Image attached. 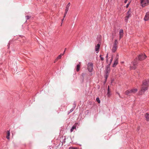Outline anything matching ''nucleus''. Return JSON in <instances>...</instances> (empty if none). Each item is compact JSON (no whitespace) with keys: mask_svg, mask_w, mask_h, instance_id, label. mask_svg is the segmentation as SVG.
I'll use <instances>...</instances> for the list:
<instances>
[{"mask_svg":"<svg viewBox=\"0 0 149 149\" xmlns=\"http://www.w3.org/2000/svg\"><path fill=\"white\" fill-rule=\"evenodd\" d=\"M149 85V80H145L143 82L141 89L139 92V94L140 95L143 94L148 89Z\"/></svg>","mask_w":149,"mask_h":149,"instance_id":"1","label":"nucleus"},{"mask_svg":"<svg viewBox=\"0 0 149 149\" xmlns=\"http://www.w3.org/2000/svg\"><path fill=\"white\" fill-rule=\"evenodd\" d=\"M110 65H107L106 66V69L105 70V75H104V78L105 81L104 82V83L106 82L107 78L109 74V73L110 72Z\"/></svg>","mask_w":149,"mask_h":149,"instance_id":"2","label":"nucleus"},{"mask_svg":"<svg viewBox=\"0 0 149 149\" xmlns=\"http://www.w3.org/2000/svg\"><path fill=\"white\" fill-rule=\"evenodd\" d=\"M137 90V89L136 88L130 90H127L125 92V94L127 95H130L136 93Z\"/></svg>","mask_w":149,"mask_h":149,"instance_id":"3","label":"nucleus"},{"mask_svg":"<svg viewBox=\"0 0 149 149\" xmlns=\"http://www.w3.org/2000/svg\"><path fill=\"white\" fill-rule=\"evenodd\" d=\"M137 63L138 62L137 59H136L134 60V61L131 63L132 64L133 66H132V65H131L130 66V69H135L136 67Z\"/></svg>","mask_w":149,"mask_h":149,"instance_id":"4","label":"nucleus"},{"mask_svg":"<svg viewBox=\"0 0 149 149\" xmlns=\"http://www.w3.org/2000/svg\"><path fill=\"white\" fill-rule=\"evenodd\" d=\"M142 6L144 7L148 5L149 3V0H140Z\"/></svg>","mask_w":149,"mask_h":149,"instance_id":"5","label":"nucleus"},{"mask_svg":"<svg viewBox=\"0 0 149 149\" xmlns=\"http://www.w3.org/2000/svg\"><path fill=\"white\" fill-rule=\"evenodd\" d=\"M88 71L90 72L92 71L93 70V64L92 63H88Z\"/></svg>","mask_w":149,"mask_h":149,"instance_id":"6","label":"nucleus"},{"mask_svg":"<svg viewBox=\"0 0 149 149\" xmlns=\"http://www.w3.org/2000/svg\"><path fill=\"white\" fill-rule=\"evenodd\" d=\"M146 57V56L143 54H140L138 56V58L139 60L141 61L144 60Z\"/></svg>","mask_w":149,"mask_h":149,"instance_id":"7","label":"nucleus"},{"mask_svg":"<svg viewBox=\"0 0 149 149\" xmlns=\"http://www.w3.org/2000/svg\"><path fill=\"white\" fill-rule=\"evenodd\" d=\"M70 3L69 2L68 3V4H67V5L66 6V9L65 10V12L64 14V16L63 17L64 18L65 17V15L67 14L68 10H69V7L70 6Z\"/></svg>","mask_w":149,"mask_h":149,"instance_id":"8","label":"nucleus"},{"mask_svg":"<svg viewBox=\"0 0 149 149\" xmlns=\"http://www.w3.org/2000/svg\"><path fill=\"white\" fill-rule=\"evenodd\" d=\"M118 55H117L116 57V60L114 61V62L113 65V67H115L118 64Z\"/></svg>","mask_w":149,"mask_h":149,"instance_id":"9","label":"nucleus"},{"mask_svg":"<svg viewBox=\"0 0 149 149\" xmlns=\"http://www.w3.org/2000/svg\"><path fill=\"white\" fill-rule=\"evenodd\" d=\"M118 46L117 45H113L112 49V51L113 52H115L117 49Z\"/></svg>","mask_w":149,"mask_h":149,"instance_id":"10","label":"nucleus"},{"mask_svg":"<svg viewBox=\"0 0 149 149\" xmlns=\"http://www.w3.org/2000/svg\"><path fill=\"white\" fill-rule=\"evenodd\" d=\"M123 36V30L120 29L119 32V38L120 39Z\"/></svg>","mask_w":149,"mask_h":149,"instance_id":"11","label":"nucleus"},{"mask_svg":"<svg viewBox=\"0 0 149 149\" xmlns=\"http://www.w3.org/2000/svg\"><path fill=\"white\" fill-rule=\"evenodd\" d=\"M100 44H98L97 45L95 46V51L97 52V53L99 51L100 47Z\"/></svg>","mask_w":149,"mask_h":149,"instance_id":"12","label":"nucleus"},{"mask_svg":"<svg viewBox=\"0 0 149 149\" xmlns=\"http://www.w3.org/2000/svg\"><path fill=\"white\" fill-rule=\"evenodd\" d=\"M145 117L147 121H149V113H146L145 114Z\"/></svg>","mask_w":149,"mask_h":149,"instance_id":"13","label":"nucleus"},{"mask_svg":"<svg viewBox=\"0 0 149 149\" xmlns=\"http://www.w3.org/2000/svg\"><path fill=\"white\" fill-rule=\"evenodd\" d=\"M113 58L112 57H111V58H110L109 59V63L108 62V59L107 58L106 60V62L107 63L109 64L108 65H110L112 61Z\"/></svg>","mask_w":149,"mask_h":149,"instance_id":"14","label":"nucleus"},{"mask_svg":"<svg viewBox=\"0 0 149 149\" xmlns=\"http://www.w3.org/2000/svg\"><path fill=\"white\" fill-rule=\"evenodd\" d=\"M7 136H6V138L8 139H10V131H7Z\"/></svg>","mask_w":149,"mask_h":149,"instance_id":"15","label":"nucleus"},{"mask_svg":"<svg viewBox=\"0 0 149 149\" xmlns=\"http://www.w3.org/2000/svg\"><path fill=\"white\" fill-rule=\"evenodd\" d=\"M144 19H149V12L146 13Z\"/></svg>","mask_w":149,"mask_h":149,"instance_id":"16","label":"nucleus"},{"mask_svg":"<svg viewBox=\"0 0 149 149\" xmlns=\"http://www.w3.org/2000/svg\"><path fill=\"white\" fill-rule=\"evenodd\" d=\"M76 129V125H74L72 127V128L71 129L70 131L71 132H72L74 129Z\"/></svg>","mask_w":149,"mask_h":149,"instance_id":"17","label":"nucleus"},{"mask_svg":"<svg viewBox=\"0 0 149 149\" xmlns=\"http://www.w3.org/2000/svg\"><path fill=\"white\" fill-rule=\"evenodd\" d=\"M80 65L79 64H78L77 66V68H76V71L77 72H78L80 69Z\"/></svg>","mask_w":149,"mask_h":149,"instance_id":"18","label":"nucleus"},{"mask_svg":"<svg viewBox=\"0 0 149 149\" xmlns=\"http://www.w3.org/2000/svg\"><path fill=\"white\" fill-rule=\"evenodd\" d=\"M110 95V93L109 89V86H108V91H107V96L108 97H109Z\"/></svg>","mask_w":149,"mask_h":149,"instance_id":"19","label":"nucleus"},{"mask_svg":"<svg viewBox=\"0 0 149 149\" xmlns=\"http://www.w3.org/2000/svg\"><path fill=\"white\" fill-rule=\"evenodd\" d=\"M130 12H129V11H128L127 12V15L126 16V17L127 18H128L129 17H130Z\"/></svg>","mask_w":149,"mask_h":149,"instance_id":"20","label":"nucleus"},{"mask_svg":"<svg viewBox=\"0 0 149 149\" xmlns=\"http://www.w3.org/2000/svg\"><path fill=\"white\" fill-rule=\"evenodd\" d=\"M118 43V41L117 40H115L114 41V43L113 45H117Z\"/></svg>","mask_w":149,"mask_h":149,"instance_id":"21","label":"nucleus"},{"mask_svg":"<svg viewBox=\"0 0 149 149\" xmlns=\"http://www.w3.org/2000/svg\"><path fill=\"white\" fill-rule=\"evenodd\" d=\"M62 54H61L60 55H59L57 58H56V60H58V59H60L61 57V56H62Z\"/></svg>","mask_w":149,"mask_h":149,"instance_id":"22","label":"nucleus"},{"mask_svg":"<svg viewBox=\"0 0 149 149\" xmlns=\"http://www.w3.org/2000/svg\"><path fill=\"white\" fill-rule=\"evenodd\" d=\"M96 101L98 102V103H100V100L99 98L98 97H97L96 98Z\"/></svg>","mask_w":149,"mask_h":149,"instance_id":"23","label":"nucleus"},{"mask_svg":"<svg viewBox=\"0 0 149 149\" xmlns=\"http://www.w3.org/2000/svg\"><path fill=\"white\" fill-rule=\"evenodd\" d=\"M69 149H77V148H73L72 147H70L69 148Z\"/></svg>","mask_w":149,"mask_h":149,"instance_id":"24","label":"nucleus"},{"mask_svg":"<svg viewBox=\"0 0 149 149\" xmlns=\"http://www.w3.org/2000/svg\"><path fill=\"white\" fill-rule=\"evenodd\" d=\"M26 17L27 18V19H29L30 18H31L32 17H31V16H26Z\"/></svg>","mask_w":149,"mask_h":149,"instance_id":"25","label":"nucleus"},{"mask_svg":"<svg viewBox=\"0 0 149 149\" xmlns=\"http://www.w3.org/2000/svg\"><path fill=\"white\" fill-rule=\"evenodd\" d=\"M66 48H65V50H64V51L63 53V54H61L62 55H63L64 54H65V50H66Z\"/></svg>","mask_w":149,"mask_h":149,"instance_id":"26","label":"nucleus"},{"mask_svg":"<svg viewBox=\"0 0 149 149\" xmlns=\"http://www.w3.org/2000/svg\"><path fill=\"white\" fill-rule=\"evenodd\" d=\"M63 20H64V19H62V20H61V26L62 25V23H63Z\"/></svg>","mask_w":149,"mask_h":149,"instance_id":"27","label":"nucleus"},{"mask_svg":"<svg viewBox=\"0 0 149 149\" xmlns=\"http://www.w3.org/2000/svg\"><path fill=\"white\" fill-rule=\"evenodd\" d=\"M100 57L101 60H102V55H100Z\"/></svg>","mask_w":149,"mask_h":149,"instance_id":"28","label":"nucleus"},{"mask_svg":"<svg viewBox=\"0 0 149 149\" xmlns=\"http://www.w3.org/2000/svg\"><path fill=\"white\" fill-rule=\"evenodd\" d=\"M128 0H125L124 1V3H126Z\"/></svg>","mask_w":149,"mask_h":149,"instance_id":"29","label":"nucleus"},{"mask_svg":"<svg viewBox=\"0 0 149 149\" xmlns=\"http://www.w3.org/2000/svg\"><path fill=\"white\" fill-rule=\"evenodd\" d=\"M129 3H128L127 5H126V7H128V6H129Z\"/></svg>","mask_w":149,"mask_h":149,"instance_id":"30","label":"nucleus"},{"mask_svg":"<svg viewBox=\"0 0 149 149\" xmlns=\"http://www.w3.org/2000/svg\"><path fill=\"white\" fill-rule=\"evenodd\" d=\"M145 21H147L148 20V19H144Z\"/></svg>","mask_w":149,"mask_h":149,"instance_id":"31","label":"nucleus"},{"mask_svg":"<svg viewBox=\"0 0 149 149\" xmlns=\"http://www.w3.org/2000/svg\"><path fill=\"white\" fill-rule=\"evenodd\" d=\"M108 55V54H107V56H106V57H107Z\"/></svg>","mask_w":149,"mask_h":149,"instance_id":"32","label":"nucleus"},{"mask_svg":"<svg viewBox=\"0 0 149 149\" xmlns=\"http://www.w3.org/2000/svg\"><path fill=\"white\" fill-rule=\"evenodd\" d=\"M83 74H84L83 73H82V75H83Z\"/></svg>","mask_w":149,"mask_h":149,"instance_id":"33","label":"nucleus"}]
</instances>
